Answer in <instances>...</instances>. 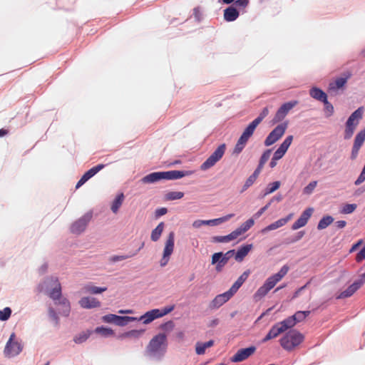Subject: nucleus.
Listing matches in <instances>:
<instances>
[{
    "label": "nucleus",
    "mask_w": 365,
    "mask_h": 365,
    "mask_svg": "<svg viewBox=\"0 0 365 365\" xmlns=\"http://www.w3.org/2000/svg\"><path fill=\"white\" fill-rule=\"evenodd\" d=\"M48 287H51V289L47 292V294L51 299L55 302V304H61L64 307L63 313L66 316L69 314L71 307L68 300L62 297L61 285L56 277H51L46 282Z\"/></svg>",
    "instance_id": "nucleus-1"
},
{
    "label": "nucleus",
    "mask_w": 365,
    "mask_h": 365,
    "mask_svg": "<svg viewBox=\"0 0 365 365\" xmlns=\"http://www.w3.org/2000/svg\"><path fill=\"white\" fill-rule=\"evenodd\" d=\"M192 171L170 170L164 172H154L142 178L144 183H153L161 180H176L192 174Z\"/></svg>",
    "instance_id": "nucleus-2"
},
{
    "label": "nucleus",
    "mask_w": 365,
    "mask_h": 365,
    "mask_svg": "<svg viewBox=\"0 0 365 365\" xmlns=\"http://www.w3.org/2000/svg\"><path fill=\"white\" fill-rule=\"evenodd\" d=\"M289 271V267L284 265L280 270L268 277L263 285H262L255 292V297L261 299L266 296L267 293L274 287V286L282 280V279L287 274Z\"/></svg>",
    "instance_id": "nucleus-3"
},
{
    "label": "nucleus",
    "mask_w": 365,
    "mask_h": 365,
    "mask_svg": "<svg viewBox=\"0 0 365 365\" xmlns=\"http://www.w3.org/2000/svg\"><path fill=\"white\" fill-rule=\"evenodd\" d=\"M304 340V336L295 330L288 331L280 340V345L287 351H292L299 346Z\"/></svg>",
    "instance_id": "nucleus-4"
},
{
    "label": "nucleus",
    "mask_w": 365,
    "mask_h": 365,
    "mask_svg": "<svg viewBox=\"0 0 365 365\" xmlns=\"http://www.w3.org/2000/svg\"><path fill=\"white\" fill-rule=\"evenodd\" d=\"M259 124H257L255 121L252 120L244 130L242 134L238 139L234 152L235 153H240L244 149L245 145L247 144L250 138L253 135L256 128Z\"/></svg>",
    "instance_id": "nucleus-5"
},
{
    "label": "nucleus",
    "mask_w": 365,
    "mask_h": 365,
    "mask_svg": "<svg viewBox=\"0 0 365 365\" xmlns=\"http://www.w3.org/2000/svg\"><path fill=\"white\" fill-rule=\"evenodd\" d=\"M259 124H257L255 121L252 120L244 130L242 134L238 139L234 152L235 153H240L244 149L245 145L247 144L250 138L253 135L256 128Z\"/></svg>",
    "instance_id": "nucleus-6"
},
{
    "label": "nucleus",
    "mask_w": 365,
    "mask_h": 365,
    "mask_svg": "<svg viewBox=\"0 0 365 365\" xmlns=\"http://www.w3.org/2000/svg\"><path fill=\"white\" fill-rule=\"evenodd\" d=\"M351 76L350 72H345L340 76L336 77L334 80L330 81L328 87V93L333 96L339 94L340 91L344 89L345 85Z\"/></svg>",
    "instance_id": "nucleus-7"
},
{
    "label": "nucleus",
    "mask_w": 365,
    "mask_h": 365,
    "mask_svg": "<svg viewBox=\"0 0 365 365\" xmlns=\"http://www.w3.org/2000/svg\"><path fill=\"white\" fill-rule=\"evenodd\" d=\"M226 150L225 143L220 145L209 158L200 165L202 170H207L213 167L224 155Z\"/></svg>",
    "instance_id": "nucleus-8"
},
{
    "label": "nucleus",
    "mask_w": 365,
    "mask_h": 365,
    "mask_svg": "<svg viewBox=\"0 0 365 365\" xmlns=\"http://www.w3.org/2000/svg\"><path fill=\"white\" fill-rule=\"evenodd\" d=\"M175 308L174 305L166 307L162 309H154L149 312H147L145 314L140 317V320H142L143 324H149L155 319L162 317L170 312H171Z\"/></svg>",
    "instance_id": "nucleus-9"
},
{
    "label": "nucleus",
    "mask_w": 365,
    "mask_h": 365,
    "mask_svg": "<svg viewBox=\"0 0 365 365\" xmlns=\"http://www.w3.org/2000/svg\"><path fill=\"white\" fill-rule=\"evenodd\" d=\"M167 346V337L165 334L155 336L149 342L147 351L150 354H155L165 350Z\"/></svg>",
    "instance_id": "nucleus-10"
},
{
    "label": "nucleus",
    "mask_w": 365,
    "mask_h": 365,
    "mask_svg": "<svg viewBox=\"0 0 365 365\" xmlns=\"http://www.w3.org/2000/svg\"><path fill=\"white\" fill-rule=\"evenodd\" d=\"M15 337V334L12 333L6 344L4 350V354L6 357L11 358L16 356L19 355L23 349V346L21 343L14 341Z\"/></svg>",
    "instance_id": "nucleus-11"
},
{
    "label": "nucleus",
    "mask_w": 365,
    "mask_h": 365,
    "mask_svg": "<svg viewBox=\"0 0 365 365\" xmlns=\"http://www.w3.org/2000/svg\"><path fill=\"white\" fill-rule=\"evenodd\" d=\"M288 127V123L284 122L278 125L273 130H272L267 135L264 140L266 146H270L279 140L284 134Z\"/></svg>",
    "instance_id": "nucleus-12"
},
{
    "label": "nucleus",
    "mask_w": 365,
    "mask_h": 365,
    "mask_svg": "<svg viewBox=\"0 0 365 365\" xmlns=\"http://www.w3.org/2000/svg\"><path fill=\"white\" fill-rule=\"evenodd\" d=\"M174 244L175 233L173 232H170L166 240L165 247L163 250V257L160 262L161 267H165L168 263L170 257L174 250Z\"/></svg>",
    "instance_id": "nucleus-13"
},
{
    "label": "nucleus",
    "mask_w": 365,
    "mask_h": 365,
    "mask_svg": "<svg viewBox=\"0 0 365 365\" xmlns=\"http://www.w3.org/2000/svg\"><path fill=\"white\" fill-rule=\"evenodd\" d=\"M235 254V250H229L226 253L216 252L212 256V264H217L216 270L220 272L228 260Z\"/></svg>",
    "instance_id": "nucleus-14"
},
{
    "label": "nucleus",
    "mask_w": 365,
    "mask_h": 365,
    "mask_svg": "<svg viewBox=\"0 0 365 365\" xmlns=\"http://www.w3.org/2000/svg\"><path fill=\"white\" fill-rule=\"evenodd\" d=\"M92 218V214L91 213H86L81 217H80L78 220L75 221L71 226V232L73 234L75 235H79L81 232H83L87 225L88 223L90 222V220Z\"/></svg>",
    "instance_id": "nucleus-15"
},
{
    "label": "nucleus",
    "mask_w": 365,
    "mask_h": 365,
    "mask_svg": "<svg viewBox=\"0 0 365 365\" xmlns=\"http://www.w3.org/2000/svg\"><path fill=\"white\" fill-rule=\"evenodd\" d=\"M297 103L298 102L297 101H293L282 105L273 118L272 123L274 124L282 121L286 117L289 111L292 110Z\"/></svg>",
    "instance_id": "nucleus-16"
},
{
    "label": "nucleus",
    "mask_w": 365,
    "mask_h": 365,
    "mask_svg": "<svg viewBox=\"0 0 365 365\" xmlns=\"http://www.w3.org/2000/svg\"><path fill=\"white\" fill-rule=\"evenodd\" d=\"M255 351L256 347L254 346L240 349L231 357L230 361L235 363L243 361L254 354Z\"/></svg>",
    "instance_id": "nucleus-17"
},
{
    "label": "nucleus",
    "mask_w": 365,
    "mask_h": 365,
    "mask_svg": "<svg viewBox=\"0 0 365 365\" xmlns=\"http://www.w3.org/2000/svg\"><path fill=\"white\" fill-rule=\"evenodd\" d=\"M364 112V108L363 106L358 108L349 117V118L347 119V120L346 122V125L356 128L360 120L363 118Z\"/></svg>",
    "instance_id": "nucleus-18"
},
{
    "label": "nucleus",
    "mask_w": 365,
    "mask_h": 365,
    "mask_svg": "<svg viewBox=\"0 0 365 365\" xmlns=\"http://www.w3.org/2000/svg\"><path fill=\"white\" fill-rule=\"evenodd\" d=\"M232 296L233 294L230 293V290L223 294H218L210 302V307L211 309H217L227 302Z\"/></svg>",
    "instance_id": "nucleus-19"
},
{
    "label": "nucleus",
    "mask_w": 365,
    "mask_h": 365,
    "mask_svg": "<svg viewBox=\"0 0 365 365\" xmlns=\"http://www.w3.org/2000/svg\"><path fill=\"white\" fill-rule=\"evenodd\" d=\"M314 210L312 208L306 209L299 218L292 225V230H298L302 227H304L307 223L309 217L312 216Z\"/></svg>",
    "instance_id": "nucleus-20"
},
{
    "label": "nucleus",
    "mask_w": 365,
    "mask_h": 365,
    "mask_svg": "<svg viewBox=\"0 0 365 365\" xmlns=\"http://www.w3.org/2000/svg\"><path fill=\"white\" fill-rule=\"evenodd\" d=\"M292 217H293V214L291 213V214L288 215L286 217L281 218V219L274 222L273 223H272V224L269 225L268 226H267L266 227L263 228L262 230V232L265 233L269 231L274 230L278 229V228L284 226L292 218Z\"/></svg>",
    "instance_id": "nucleus-21"
},
{
    "label": "nucleus",
    "mask_w": 365,
    "mask_h": 365,
    "mask_svg": "<svg viewBox=\"0 0 365 365\" xmlns=\"http://www.w3.org/2000/svg\"><path fill=\"white\" fill-rule=\"evenodd\" d=\"M321 102L324 103L323 112L326 118L331 117L334 112V106L327 100V95L321 91Z\"/></svg>",
    "instance_id": "nucleus-22"
},
{
    "label": "nucleus",
    "mask_w": 365,
    "mask_h": 365,
    "mask_svg": "<svg viewBox=\"0 0 365 365\" xmlns=\"http://www.w3.org/2000/svg\"><path fill=\"white\" fill-rule=\"evenodd\" d=\"M79 304L84 309H92L101 306V302L94 297H85L79 301Z\"/></svg>",
    "instance_id": "nucleus-23"
},
{
    "label": "nucleus",
    "mask_w": 365,
    "mask_h": 365,
    "mask_svg": "<svg viewBox=\"0 0 365 365\" xmlns=\"http://www.w3.org/2000/svg\"><path fill=\"white\" fill-rule=\"evenodd\" d=\"M250 274L249 271H245L241 274L237 281L232 284V286L229 289L230 293L233 295L237 292L239 288L242 285V284L245 282Z\"/></svg>",
    "instance_id": "nucleus-24"
},
{
    "label": "nucleus",
    "mask_w": 365,
    "mask_h": 365,
    "mask_svg": "<svg viewBox=\"0 0 365 365\" xmlns=\"http://www.w3.org/2000/svg\"><path fill=\"white\" fill-rule=\"evenodd\" d=\"M282 329L278 325V324H275L272 327L267 334L262 339V342H266L270 339H274L277 337L280 334L283 333Z\"/></svg>",
    "instance_id": "nucleus-25"
},
{
    "label": "nucleus",
    "mask_w": 365,
    "mask_h": 365,
    "mask_svg": "<svg viewBox=\"0 0 365 365\" xmlns=\"http://www.w3.org/2000/svg\"><path fill=\"white\" fill-rule=\"evenodd\" d=\"M239 16V12L237 9L232 6H229L224 10V19L227 21H233Z\"/></svg>",
    "instance_id": "nucleus-26"
},
{
    "label": "nucleus",
    "mask_w": 365,
    "mask_h": 365,
    "mask_svg": "<svg viewBox=\"0 0 365 365\" xmlns=\"http://www.w3.org/2000/svg\"><path fill=\"white\" fill-rule=\"evenodd\" d=\"M252 245H247L241 247L235 254V258L237 262H241L252 250Z\"/></svg>",
    "instance_id": "nucleus-27"
},
{
    "label": "nucleus",
    "mask_w": 365,
    "mask_h": 365,
    "mask_svg": "<svg viewBox=\"0 0 365 365\" xmlns=\"http://www.w3.org/2000/svg\"><path fill=\"white\" fill-rule=\"evenodd\" d=\"M214 344L213 340H210L207 342H197L195 345V351L198 355H202L205 353L207 348L212 346Z\"/></svg>",
    "instance_id": "nucleus-28"
},
{
    "label": "nucleus",
    "mask_w": 365,
    "mask_h": 365,
    "mask_svg": "<svg viewBox=\"0 0 365 365\" xmlns=\"http://www.w3.org/2000/svg\"><path fill=\"white\" fill-rule=\"evenodd\" d=\"M260 173L261 171L256 168L254 173L247 179L246 182L243 185L242 192L245 191L247 189H248L250 186H252L254 184V182L259 177Z\"/></svg>",
    "instance_id": "nucleus-29"
},
{
    "label": "nucleus",
    "mask_w": 365,
    "mask_h": 365,
    "mask_svg": "<svg viewBox=\"0 0 365 365\" xmlns=\"http://www.w3.org/2000/svg\"><path fill=\"white\" fill-rule=\"evenodd\" d=\"M277 324L280 327V328L282 329V331L284 332L287 329L293 327L296 324V322L294 318L292 316Z\"/></svg>",
    "instance_id": "nucleus-30"
},
{
    "label": "nucleus",
    "mask_w": 365,
    "mask_h": 365,
    "mask_svg": "<svg viewBox=\"0 0 365 365\" xmlns=\"http://www.w3.org/2000/svg\"><path fill=\"white\" fill-rule=\"evenodd\" d=\"M105 167L103 164H98L96 166L93 167L87 172H86L82 176L86 181H88L90 178L94 176L96 173H98L100 170H101Z\"/></svg>",
    "instance_id": "nucleus-31"
},
{
    "label": "nucleus",
    "mask_w": 365,
    "mask_h": 365,
    "mask_svg": "<svg viewBox=\"0 0 365 365\" xmlns=\"http://www.w3.org/2000/svg\"><path fill=\"white\" fill-rule=\"evenodd\" d=\"M105 167L103 164H98L96 166L93 167L87 172H86L82 176L86 181H88L90 178L94 176L96 173H98L100 170H101Z\"/></svg>",
    "instance_id": "nucleus-32"
},
{
    "label": "nucleus",
    "mask_w": 365,
    "mask_h": 365,
    "mask_svg": "<svg viewBox=\"0 0 365 365\" xmlns=\"http://www.w3.org/2000/svg\"><path fill=\"white\" fill-rule=\"evenodd\" d=\"M165 224L164 222H160L158 225L152 231L150 238L152 241L156 242L158 241L164 230Z\"/></svg>",
    "instance_id": "nucleus-33"
},
{
    "label": "nucleus",
    "mask_w": 365,
    "mask_h": 365,
    "mask_svg": "<svg viewBox=\"0 0 365 365\" xmlns=\"http://www.w3.org/2000/svg\"><path fill=\"white\" fill-rule=\"evenodd\" d=\"M124 200V195L123 193L118 194L115 200H113L112 205H111V210L113 213H117L118 212L119 208L123 204V202Z\"/></svg>",
    "instance_id": "nucleus-34"
},
{
    "label": "nucleus",
    "mask_w": 365,
    "mask_h": 365,
    "mask_svg": "<svg viewBox=\"0 0 365 365\" xmlns=\"http://www.w3.org/2000/svg\"><path fill=\"white\" fill-rule=\"evenodd\" d=\"M365 141V128L360 130L356 135L354 145L361 148Z\"/></svg>",
    "instance_id": "nucleus-35"
},
{
    "label": "nucleus",
    "mask_w": 365,
    "mask_h": 365,
    "mask_svg": "<svg viewBox=\"0 0 365 365\" xmlns=\"http://www.w3.org/2000/svg\"><path fill=\"white\" fill-rule=\"evenodd\" d=\"M91 333H92V331H89V330L83 331V332L80 333L79 334L76 335L74 337L73 341L76 344H81L88 339V338L90 336Z\"/></svg>",
    "instance_id": "nucleus-36"
},
{
    "label": "nucleus",
    "mask_w": 365,
    "mask_h": 365,
    "mask_svg": "<svg viewBox=\"0 0 365 365\" xmlns=\"http://www.w3.org/2000/svg\"><path fill=\"white\" fill-rule=\"evenodd\" d=\"M85 292L91 294H101L107 290V287H98L93 285H87L84 287Z\"/></svg>",
    "instance_id": "nucleus-37"
},
{
    "label": "nucleus",
    "mask_w": 365,
    "mask_h": 365,
    "mask_svg": "<svg viewBox=\"0 0 365 365\" xmlns=\"http://www.w3.org/2000/svg\"><path fill=\"white\" fill-rule=\"evenodd\" d=\"M95 332L105 337L114 335V331L112 329L104 327H96L95 329Z\"/></svg>",
    "instance_id": "nucleus-38"
},
{
    "label": "nucleus",
    "mask_w": 365,
    "mask_h": 365,
    "mask_svg": "<svg viewBox=\"0 0 365 365\" xmlns=\"http://www.w3.org/2000/svg\"><path fill=\"white\" fill-rule=\"evenodd\" d=\"M271 155V150H267L264 151L259 160V165L257 168V170L262 171L264 164L267 163V161L269 160Z\"/></svg>",
    "instance_id": "nucleus-39"
},
{
    "label": "nucleus",
    "mask_w": 365,
    "mask_h": 365,
    "mask_svg": "<svg viewBox=\"0 0 365 365\" xmlns=\"http://www.w3.org/2000/svg\"><path fill=\"white\" fill-rule=\"evenodd\" d=\"M279 187H280L279 181H275L272 183H269L267 185V187H266V189L264 190V196L275 192L277 190L279 189Z\"/></svg>",
    "instance_id": "nucleus-40"
},
{
    "label": "nucleus",
    "mask_w": 365,
    "mask_h": 365,
    "mask_svg": "<svg viewBox=\"0 0 365 365\" xmlns=\"http://www.w3.org/2000/svg\"><path fill=\"white\" fill-rule=\"evenodd\" d=\"M293 140V136L292 135H288L283 143L280 145V146L278 148L279 150H280L283 153H286L287 150H288L289 147L292 144V142Z\"/></svg>",
    "instance_id": "nucleus-41"
},
{
    "label": "nucleus",
    "mask_w": 365,
    "mask_h": 365,
    "mask_svg": "<svg viewBox=\"0 0 365 365\" xmlns=\"http://www.w3.org/2000/svg\"><path fill=\"white\" fill-rule=\"evenodd\" d=\"M255 224V220L252 218L247 220L246 222L242 223L237 229L240 231L242 235L250 230Z\"/></svg>",
    "instance_id": "nucleus-42"
},
{
    "label": "nucleus",
    "mask_w": 365,
    "mask_h": 365,
    "mask_svg": "<svg viewBox=\"0 0 365 365\" xmlns=\"http://www.w3.org/2000/svg\"><path fill=\"white\" fill-rule=\"evenodd\" d=\"M184 196V193L182 192L179 191H172L169 192L165 195V199L167 200H175L181 199Z\"/></svg>",
    "instance_id": "nucleus-43"
},
{
    "label": "nucleus",
    "mask_w": 365,
    "mask_h": 365,
    "mask_svg": "<svg viewBox=\"0 0 365 365\" xmlns=\"http://www.w3.org/2000/svg\"><path fill=\"white\" fill-rule=\"evenodd\" d=\"M234 216V214H229L220 218L210 220L211 226H215L222 222H225Z\"/></svg>",
    "instance_id": "nucleus-44"
},
{
    "label": "nucleus",
    "mask_w": 365,
    "mask_h": 365,
    "mask_svg": "<svg viewBox=\"0 0 365 365\" xmlns=\"http://www.w3.org/2000/svg\"><path fill=\"white\" fill-rule=\"evenodd\" d=\"M365 283V272L359 276V279H356L351 286L353 289L356 291Z\"/></svg>",
    "instance_id": "nucleus-45"
},
{
    "label": "nucleus",
    "mask_w": 365,
    "mask_h": 365,
    "mask_svg": "<svg viewBox=\"0 0 365 365\" xmlns=\"http://www.w3.org/2000/svg\"><path fill=\"white\" fill-rule=\"evenodd\" d=\"M365 283V272L359 276V279H356L351 286L353 289L356 291Z\"/></svg>",
    "instance_id": "nucleus-46"
},
{
    "label": "nucleus",
    "mask_w": 365,
    "mask_h": 365,
    "mask_svg": "<svg viewBox=\"0 0 365 365\" xmlns=\"http://www.w3.org/2000/svg\"><path fill=\"white\" fill-rule=\"evenodd\" d=\"M120 318H121V319L115 320V324L121 326V327L126 325L128 322H133V321L136 320L135 317H120Z\"/></svg>",
    "instance_id": "nucleus-47"
},
{
    "label": "nucleus",
    "mask_w": 365,
    "mask_h": 365,
    "mask_svg": "<svg viewBox=\"0 0 365 365\" xmlns=\"http://www.w3.org/2000/svg\"><path fill=\"white\" fill-rule=\"evenodd\" d=\"M116 319H121V318H120V316L113 314H106L102 317L103 322H104L106 323L115 324Z\"/></svg>",
    "instance_id": "nucleus-48"
},
{
    "label": "nucleus",
    "mask_w": 365,
    "mask_h": 365,
    "mask_svg": "<svg viewBox=\"0 0 365 365\" xmlns=\"http://www.w3.org/2000/svg\"><path fill=\"white\" fill-rule=\"evenodd\" d=\"M356 208V204H346L341 207V212L343 214H350L352 213Z\"/></svg>",
    "instance_id": "nucleus-49"
},
{
    "label": "nucleus",
    "mask_w": 365,
    "mask_h": 365,
    "mask_svg": "<svg viewBox=\"0 0 365 365\" xmlns=\"http://www.w3.org/2000/svg\"><path fill=\"white\" fill-rule=\"evenodd\" d=\"M11 314V309L9 307H5L4 309L0 310V320L6 321L9 319Z\"/></svg>",
    "instance_id": "nucleus-50"
},
{
    "label": "nucleus",
    "mask_w": 365,
    "mask_h": 365,
    "mask_svg": "<svg viewBox=\"0 0 365 365\" xmlns=\"http://www.w3.org/2000/svg\"><path fill=\"white\" fill-rule=\"evenodd\" d=\"M269 114V109L267 107H265L262 109L259 115L257 118H256L254 121H255L257 124H259Z\"/></svg>",
    "instance_id": "nucleus-51"
},
{
    "label": "nucleus",
    "mask_w": 365,
    "mask_h": 365,
    "mask_svg": "<svg viewBox=\"0 0 365 365\" xmlns=\"http://www.w3.org/2000/svg\"><path fill=\"white\" fill-rule=\"evenodd\" d=\"M309 313H310V312H309V311H307V312L299 311V312H297L292 317L294 318L295 322L297 323V322H301L304 319H305L306 317L308 316Z\"/></svg>",
    "instance_id": "nucleus-52"
},
{
    "label": "nucleus",
    "mask_w": 365,
    "mask_h": 365,
    "mask_svg": "<svg viewBox=\"0 0 365 365\" xmlns=\"http://www.w3.org/2000/svg\"><path fill=\"white\" fill-rule=\"evenodd\" d=\"M334 221V218L331 216H326L321 219V229L326 228Z\"/></svg>",
    "instance_id": "nucleus-53"
},
{
    "label": "nucleus",
    "mask_w": 365,
    "mask_h": 365,
    "mask_svg": "<svg viewBox=\"0 0 365 365\" xmlns=\"http://www.w3.org/2000/svg\"><path fill=\"white\" fill-rule=\"evenodd\" d=\"M356 291L353 289V287L350 285L346 290L342 292L338 298H346L351 297Z\"/></svg>",
    "instance_id": "nucleus-54"
},
{
    "label": "nucleus",
    "mask_w": 365,
    "mask_h": 365,
    "mask_svg": "<svg viewBox=\"0 0 365 365\" xmlns=\"http://www.w3.org/2000/svg\"><path fill=\"white\" fill-rule=\"evenodd\" d=\"M355 129H356V128L349 126L345 124L344 138L350 139L352 137Z\"/></svg>",
    "instance_id": "nucleus-55"
},
{
    "label": "nucleus",
    "mask_w": 365,
    "mask_h": 365,
    "mask_svg": "<svg viewBox=\"0 0 365 365\" xmlns=\"http://www.w3.org/2000/svg\"><path fill=\"white\" fill-rule=\"evenodd\" d=\"M317 185V181H312L307 186H306L304 188V193L305 194H310L312 192V191L314 190V188Z\"/></svg>",
    "instance_id": "nucleus-56"
},
{
    "label": "nucleus",
    "mask_w": 365,
    "mask_h": 365,
    "mask_svg": "<svg viewBox=\"0 0 365 365\" xmlns=\"http://www.w3.org/2000/svg\"><path fill=\"white\" fill-rule=\"evenodd\" d=\"M143 333V330H132L123 335L125 337H138Z\"/></svg>",
    "instance_id": "nucleus-57"
},
{
    "label": "nucleus",
    "mask_w": 365,
    "mask_h": 365,
    "mask_svg": "<svg viewBox=\"0 0 365 365\" xmlns=\"http://www.w3.org/2000/svg\"><path fill=\"white\" fill-rule=\"evenodd\" d=\"M242 233L237 228L235 230L232 231L229 235H226V237L228 238V241H232L235 239H237L240 235H241Z\"/></svg>",
    "instance_id": "nucleus-58"
},
{
    "label": "nucleus",
    "mask_w": 365,
    "mask_h": 365,
    "mask_svg": "<svg viewBox=\"0 0 365 365\" xmlns=\"http://www.w3.org/2000/svg\"><path fill=\"white\" fill-rule=\"evenodd\" d=\"M137 252L131 255H114L113 257H110V261L113 262H118V261H121V260H124L130 257H132V256H134L136 255Z\"/></svg>",
    "instance_id": "nucleus-59"
},
{
    "label": "nucleus",
    "mask_w": 365,
    "mask_h": 365,
    "mask_svg": "<svg viewBox=\"0 0 365 365\" xmlns=\"http://www.w3.org/2000/svg\"><path fill=\"white\" fill-rule=\"evenodd\" d=\"M174 328V323L173 321H168L161 325V329L165 331H171Z\"/></svg>",
    "instance_id": "nucleus-60"
},
{
    "label": "nucleus",
    "mask_w": 365,
    "mask_h": 365,
    "mask_svg": "<svg viewBox=\"0 0 365 365\" xmlns=\"http://www.w3.org/2000/svg\"><path fill=\"white\" fill-rule=\"evenodd\" d=\"M271 202H269L265 206L259 209L254 215L255 218H259L270 206Z\"/></svg>",
    "instance_id": "nucleus-61"
},
{
    "label": "nucleus",
    "mask_w": 365,
    "mask_h": 365,
    "mask_svg": "<svg viewBox=\"0 0 365 365\" xmlns=\"http://www.w3.org/2000/svg\"><path fill=\"white\" fill-rule=\"evenodd\" d=\"M249 0H237L235 1V5L239 8L245 9L249 4Z\"/></svg>",
    "instance_id": "nucleus-62"
},
{
    "label": "nucleus",
    "mask_w": 365,
    "mask_h": 365,
    "mask_svg": "<svg viewBox=\"0 0 365 365\" xmlns=\"http://www.w3.org/2000/svg\"><path fill=\"white\" fill-rule=\"evenodd\" d=\"M365 180V170L363 169L359 178L355 181L356 185H359Z\"/></svg>",
    "instance_id": "nucleus-63"
},
{
    "label": "nucleus",
    "mask_w": 365,
    "mask_h": 365,
    "mask_svg": "<svg viewBox=\"0 0 365 365\" xmlns=\"http://www.w3.org/2000/svg\"><path fill=\"white\" fill-rule=\"evenodd\" d=\"M365 259V245L364 247L361 249V250L356 255V260L360 262Z\"/></svg>",
    "instance_id": "nucleus-64"
}]
</instances>
